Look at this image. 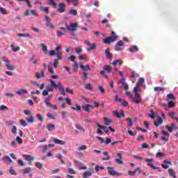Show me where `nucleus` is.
<instances>
[{
    "instance_id": "obj_21",
    "label": "nucleus",
    "mask_w": 178,
    "mask_h": 178,
    "mask_svg": "<svg viewBox=\"0 0 178 178\" xmlns=\"http://www.w3.org/2000/svg\"><path fill=\"white\" fill-rule=\"evenodd\" d=\"M47 129L49 131H54L55 130V124H48L47 125Z\"/></svg>"
},
{
    "instance_id": "obj_7",
    "label": "nucleus",
    "mask_w": 178,
    "mask_h": 178,
    "mask_svg": "<svg viewBox=\"0 0 178 178\" xmlns=\"http://www.w3.org/2000/svg\"><path fill=\"white\" fill-rule=\"evenodd\" d=\"M124 42L123 40H120L115 46V51H123L124 49Z\"/></svg>"
},
{
    "instance_id": "obj_34",
    "label": "nucleus",
    "mask_w": 178,
    "mask_h": 178,
    "mask_svg": "<svg viewBox=\"0 0 178 178\" xmlns=\"http://www.w3.org/2000/svg\"><path fill=\"white\" fill-rule=\"evenodd\" d=\"M74 162L76 166H77L78 168L81 169V168L83 166V163H81L80 161H79L77 160H74Z\"/></svg>"
},
{
    "instance_id": "obj_56",
    "label": "nucleus",
    "mask_w": 178,
    "mask_h": 178,
    "mask_svg": "<svg viewBox=\"0 0 178 178\" xmlns=\"http://www.w3.org/2000/svg\"><path fill=\"white\" fill-rule=\"evenodd\" d=\"M99 169L104 170V169H105V167L96 165L95 172H99Z\"/></svg>"
},
{
    "instance_id": "obj_5",
    "label": "nucleus",
    "mask_w": 178,
    "mask_h": 178,
    "mask_svg": "<svg viewBox=\"0 0 178 178\" xmlns=\"http://www.w3.org/2000/svg\"><path fill=\"white\" fill-rule=\"evenodd\" d=\"M66 26H67V30H68V31H76L77 27H79V23L75 22V23L71 24L70 25H67V24H66Z\"/></svg>"
},
{
    "instance_id": "obj_17",
    "label": "nucleus",
    "mask_w": 178,
    "mask_h": 178,
    "mask_svg": "<svg viewBox=\"0 0 178 178\" xmlns=\"http://www.w3.org/2000/svg\"><path fill=\"white\" fill-rule=\"evenodd\" d=\"M54 144H59V145H65V141L60 140L58 138H53Z\"/></svg>"
},
{
    "instance_id": "obj_9",
    "label": "nucleus",
    "mask_w": 178,
    "mask_h": 178,
    "mask_svg": "<svg viewBox=\"0 0 178 178\" xmlns=\"http://www.w3.org/2000/svg\"><path fill=\"white\" fill-rule=\"evenodd\" d=\"M107 169L108 170V174L111 176H119V172H116L113 167H108Z\"/></svg>"
},
{
    "instance_id": "obj_47",
    "label": "nucleus",
    "mask_w": 178,
    "mask_h": 178,
    "mask_svg": "<svg viewBox=\"0 0 178 178\" xmlns=\"http://www.w3.org/2000/svg\"><path fill=\"white\" fill-rule=\"evenodd\" d=\"M15 141H17V143L18 144H22L23 143V140L22 139V138L19 137V136H17L15 138Z\"/></svg>"
},
{
    "instance_id": "obj_6",
    "label": "nucleus",
    "mask_w": 178,
    "mask_h": 178,
    "mask_svg": "<svg viewBox=\"0 0 178 178\" xmlns=\"http://www.w3.org/2000/svg\"><path fill=\"white\" fill-rule=\"evenodd\" d=\"M144 81H145V79L144 78L139 79V80L136 83V86L134 87V88H136V90L139 91V92H141V89H140V87H143V84H144Z\"/></svg>"
},
{
    "instance_id": "obj_41",
    "label": "nucleus",
    "mask_w": 178,
    "mask_h": 178,
    "mask_svg": "<svg viewBox=\"0 0 178 178\" xmlns=\"http://www.w3.org/2000/svg\"><path fill=\"white\" fill-rule=\"evenodd\" d=\"M73 69L75 72H77L79 70V64L76 62H74V64L73 65Z\"/></svg>"
},
{
    "instance_id": "obj_19",
    "label": "nucleus",
    "mask_w": 178,
    "mask_h": 178,
    "mask_svg": "<svg viewBox=\"0 0 178 178\" xmlns=\"http://www.w3.org/2000/svg\"><path fill=\"white\" fill-rule=\"evenodd\" d=\"M113 113L115 116H117V118H118L119 119L124 118V113H122L121 114L119 113V112L118 111H113Z\"/></svg>"
},
{
    "instance_id": "obj_14",
    "label": "nucleus",
    "mask_w": 178,
    "mask_h": 178,
    "mask_svg": "<svg viewBox=\"0 0 178 178\" xmlns=\"http://www.w3.org/2000/svg\"><path fill=\"white\" fill-rule=\"evenodd\" d=\"M60 30H62L63 31H58L57 32L58 37H62V35H65V34H66V30H67V29L65 27H61Z\"/></svg>"
},
{
    "instance_id": "obj_10",
    "label": "nucleus",
    "mask_w": 178,
    "mask_h": 178,
    "mask_svg": "<svg viewBox=\"0 0 178 178\" xmlns=\"http://www.w3.org/2000/svg\"><path fill=\"white\" fill-rule=\"evenodd\" d=\"M65 8H66V4H65L64 3H60L58 4L57 11L58 12V13H63V12H65Z\"/></svg>"
},
{
    "instance_id": "obj_11",
    "label": "nucleus",
    "mask_w": 178,
    "mask_h": 178,
    "mask_svg": "<svg viewBox=\"0 0 178 178\" xmlns=\"http://www.w3.org/2000/svg\"><path fill=\"white\" fill-rule=\"evenodd\" d=\"M126 78L123 77L120 81H118V84H122V88L124 90H127L129 88V84L126 83Z\"/></svg>"
},
{
    "instance_id": "obj_3",
    "label": "nucleus",
    "mask_w": 178,
    "mask_h": 178,
    "mask_svg": "<svg viewBox=\"0 0 178 178\" xmlns=\"http://www.w3.org/2000/svg\"><path fill=\"white\" fill-rule=\"evenodd\" d=\"M118 38V36L113 31L111 35L109 38L104 39V44H111V42H115Z\"/></svg>"
},
{
    "instance_id": "obj_51",
    "label": "nucleus",
    "mask_w": 178,
    "mask_h": 178,
    "mask_svg": "<svg viewBox=\"0 0 178 178\" xmlns=\"http://www.w3.org/2000/svg\"><path fill=\"white\" fill-rule=\"evenodd\" d=\"M71 109H73L74 111H76V109H77L78 111H80V109H81V108L80 107V106H79V104H75V107L71 106Z\"/></svg>"
},
{
    "instance_id": "obj_25",
    "label": "nucleus",
    "mask_w": 178,
    "mask_h": 178,
    "mask_svg": "<svg viewBox=\"0 0 178 178\" xmlns=\"http://www.w3.org/2000/svg\"><path fill=\"white\" fill-rule=\"evenodd\" d=\"M91 176H92L91 172L86 171V172H83L82 177L83 178H88V177H91Z\"/></svg>"
},
{
    "instance_id": "obj_37",
    "label": "nucleus",
    "mask_w": 178,
    "mask_h": 178,
    "mask_svg": "<svg viewBox=\"0 0 178 178\" xmlns=\"http://www.w3.org/2000/svg\"><path fill=\"white\" fill-rule=\"evenodd\" d=\"M127 122H128V127H131L133 126V119L127 118Z\"/></svg>"
},
{
    "instance_id": "obj_42",
    "label": "nucleus",
    "mask_w": 178,
    "mask_h": 178,
    "mask_svg": "<svg viewBox=\"0 0 178 178\" xmlns=\"http://www.w3.org/2000/svg\"><path fill=\"white\" fill-rule=\"evenodd\" d=\"M147 166H149V168H151L152 169H154V170L156 169H159V168L156 167L154 163H148Z\"/></svg>"
},
{
    "instance_id": "obj_2",
    "label": "nucleus",
    "mask_w": 178,
    "mask_h": 178,
    "mask_svg": "<svg viewBox=\"0 0 178 178\" xmlns=\"http://www.w3.org/2000/svg\"><path fill=\"white\" fill-rule=\"evenodd\" d=\"M60 49H62V47L60 46H58L55 49L56 53H55V51L51 50L49 51V55L50 56H54L56 55V58L58 59V60H60L62 59V57L60 56L61 54H60L59 52Z\"/></svg>"
},
{
    "instance_id": "obj_4",
    "label": "nucleus",
    "mask_w": 178,
    "mask_h": 178,
    "mask_svg": "<svg viewBox=\"0 0 178 178\" xmlns=\"http://www.w3.org/2000/svg\"><path fill=\"white\" fill-rule=\"evenodd\" d=\"M140 90H137V88H134V103L140 104L141 103V96L140 95Z\"/></svg>"
},
{
    "instance_id": "obj_59",
    "label": "nucleus",
    "mask_w": 178,
    "mask_h": 178,
    "mask_svg": "<svg viewBox=\"0 0 178 178\" xmlns=\"http://www.w3.org/2000/svg\"><path fill=\"white\" fill-rule=\"evenodd\" d=\"M20 123L24 127H26V126H27V122H26V120H21Z\"/></svg>"
},
{
    "instance_id": "obj_27",
    "label": "nucleus",
    "mask_w": 178,
    "mask_h": 178,
    "mask_svg": "<svg viewBox=\"0 0 178 178\" xmlns=\"http://www.w3.org/2000/svg\"><path fill=\"white\" fill-rule=\"evenodd\" d=\"M30 172H31V168H30V167L24 168L22 170V172L23 173V175H27V173H30Z\"/></svg>"
},
{
    "instance_id": "obj_64",
    "label": "nucleus",
    "mask_w": 178,
    "mask_h": 178,
    "mask_svg": "<svg viewBox=\"0 0 178 178\" xmlns=\"http://www.w3.org/2000/svg\"><path fill=\"white\" fill-rule=\"evenodd\" d=\"M81 51H83V50L81 49V47H76V48H75V52H76V54H80V52H81Z\"/></svg>"
},
{
    "instance_id": "obj_54",
    "label": "nucleus",
    "mask_w": 178,
    "mask_h": 178,
    "mask_svg": "<svg viewBox=\"0 0 178 178\" xmlns=\"http://www.w3.org/2000/svg\"><path fill=\"white\" fill-rule=\"evenodd\" d=\"M168 108H173L175 106V102L173 101L168 102Z\"/></svg>"
},
{
    "instance_id": "obj_61",
    "label": "nucleus",
    "mask_w": 178,
    "mask_h": 178,
    "mask_svg": "<svg viewBox=\"0 0 178 178\" xmlns=\"http://www.w3.org/2000/svg\"><path fill=\"white\" fill-rule=\"evenodd\" d=\"M18 37H30V34L29 33H19Z\"/></svg>"
},
{
    "instance_id": "obj_1",
    "label": "nucleus",
    "mask_w": 178,
    "mask_h": 178,
    "mask_svg": "<svg viewBox=\"0 0 178 178\" xmlns=\"http://www.w3.org/2000/svg\"><path fill=\"white\" fill-rule=\"evenodd\" d=\"M49 81L51 83V86L54 87V88H58V91H60L61 95H66V92L65 91V88L63 85H62V82H56L53 79H49Z\"/></svg>"
},
{
    "instance_id": "obj_12",
    "label": "nucleus",
    "mask_w": 178,
    "mask_h": 178,
    "mask_svg": "<svg viewBox=\"0 0 178 178\" xmlns=\"http://www.w3.org/2000/svg\"><path fill=\"white\" fill-rule=\"evenodd\" d=\"M90 108H92V105L90 104H83L82 108L85 112H88V113H91V110H90Z\"/></svg>"
},
{
    "instance_id": "obj_28",
    "label": "nucleus",
    "mask_w": 178,
    "mask_h": 178,
    "mask_svg": "<svg viewBox=\"0 0 178 178\" xmlns=\"http://www.w3.org/2000/svg\"><path fill=\"white\" fill-rule=\"evenodd\" d=\"M104 70H105L106 72H108V73H111L112 72V67H111V65H105L103 67Z\"/></svg>"
},
{
    "instance_id": "obj_20",
    "label": "nucleus",
    "mask_w": 178,
    "mask_h": 178,
    "mask_svg": "<svg viewBox=\"0 0 178 178\" xmlns=\"http://www.w3.org/2000/svg\"><path fill=\"white\" fill-rule=\"evenodd\" d=\"M117 63H118L120 66L123 65V62L120 59L114 60L112 63V65L113 66H116Z\"/></svg>"
},
{
    "instance_id": "obj_48",
    "label": "nucleus",
    "mask_w": 178,
    "mask_h": 178,
    "mask_svg": "<svg viewBox=\"0 0 178 178\" xmlns=\"http://www.w3.org/2000/svg\"><path fill=\"white\" fill-rule=\"evenodd\" d=\"M22 1L26 2L28 8H31V4L30 3V1L29 0H19V2H22Z\"/></svg>"
},
{
    "instance_id": "obj_23",
    "label": "nucleus",
    "mask_w": 178,
    "mask_h": 178,
    "mask_svg": "<svg viewBox=\"0 0 178 178\" xmlns=\"http://www.w3.org/2000/svg\"><path fill=\"white\" fill-rule=\"evenodd\" d=\"M168 173L171 177L176 178V172H175V170L172 168L168 169Z\"/></svg>"
},
{
    "instance_id": "obj_63",
    "label": "nucleus",
    "mask_w": 178,
    "mask_h": 178,
    "mask_svg": "<svg viewBox=\"0 0 178 178\" xmlns=\"http://www.w3.org/2000/svg\"><path fill=\"white\" fill-rule=\"evenodd\" d=\"M36 167L38 168V169H42V164L40 162H37L35 163Z\"/></svg>"
},
{
    "instance_id": "obj_35",
    "label": "nucleus",
    "mask_w": 178,
    "mask_h": 178,
    "mask_svg": "<svg viewBox=\"0 0 178 178\" xmlns=\"http://www.w3.org/2000/svg\"><path fill=\"white\" fill-rule=\"evenodd\" d=\"M169 115L170 116L171 119H173V120H177V118H176V113L175 112L170 113Z\"/></svg>"
},
{
    "instance_id": "obj_24",
    "label": "nucleus",
    "mask_w": 178,
    "mask_h": 178,
    "mask_svg": "<svg viewBox=\"0 0 178 178\" xmlns=\"http://www.w3.org/2000/svg\"><path fill=\"white\" fill-rule=\"evenodd\" d=\"M2 161H3V162H10V163H12V162H13L10 157H9V156H5L4 157H3Z\"/></svg>"
},
{
    "instance_id": "obj_55",
    "label": "nucleus",
    "mask_w": 178,
    "mask_h": 178,
    "mask_svg": "<svg viewBox=\"0 0 178 178\" xmlns=\"http://www.w3.org/2000/svg\"><path fill=\"white\" fill-rule=\"evenodd\" d=\"M167 97L168 99H175V95H173L172 93L168 94Z\"/></svg>"
},
{
    "instance_id": "obj_60",
    "label": "nucleus",
    "mask_w": 178,
    "mask_h": 178,
    "mask_svg": "<svg viewBox=\"0 0 178 178\" xmlns=\"http://www.w3.org/2000/svg\"><path fill=\"white\" fill-rule=\"evenodd\" d=\"M170 126H171L172 130H177V126H176V124H175V123L172 122V123L170 124Z\"/></svg>"
},
{
    "instance_id": "obj_31",
    "label": "nucleus",
    "mask_w": 178,
    "mask_h": 178,
    "mask_svg": "<svg viewBox=\"0 0 178 178\" xmlns=\"http://www.w3.org/2000/svg\"><path fill=\"white\" fill-rule=\"evenodd\" d=\"M10 48L13 52H17V51H20V47H15V45H13V44H10Z\"/></svg>"
},
{
    "instance_id": "obj_46",
    "label": "nucleus",
    "mask_w": 178,
    "mask_h": 178,
    "mask_svg": "<svg viewBox=\"0 0 178 178\" xmlns=\"http://www.w3.org/2000/svg\"><path fill=\"white\" fill-rule=\"evenodd\" d=\"M70 15H73L74 16H76L77 15V11L74 9H71L69 11Z\"/></svg>"
},
{
    "instance_id": "obj_40",
    "label": "nucleus",
    "mask_w": 178,
    "mask_h": 178,
    "mask_svg": "<svg viewBox=\"0 0 178 178\" xmlns=\"http://www.w3.org/2000/svg\"><path fill=\"white\" fill-rule=\"evenodd\" d=\"M36 118L38 120H40V122H44V117L41 114H37Z\"/></svg>"
},
{
    "instance_id": "obj_38",
    "label": "nucleus",
    "mask_w": 178,
    "mask_h": 178,
    "mask_svg": "<svg viewBox=\"0 0 178 178\" xmlns=\"http://www.w3.org/2000/svg\"><path fill=\"white\" fill-rule=\"evenodd\" d=\"M105 120V124L106 126H111V124L112 123V120H109L108 118H104Z\"/></svg>"
},
{
    "instance_id": "obj_15",
    "label": "nucleus",
    "mask_w": 178,
    "mask_h": 178,
    "mask_svg": "<svg viewBox=\"0 0 178 178\" xmlns=\"http://www.w3.org/2000/svg\"><path fill=\"white\" fill-rule=\"evenodd\" d=\"M85 44L88 45V47H90V49H95L97 48L95 43H90L88 40H86Z\"/></svg>"
},
{
    "instance_id": "obj_26",
    "label": "nucleus",
    "mask_w": 178,
    "mask_h": 178,
    "mask_svg": "<svg viewBox=\"0 0 178 178\" xmlns=\"http://www.w3.org/2000/svg\"><path fill=\"white\" fill-rule=\"evenodd\" d=\"M149 117L151 118L153 120H155L156 119V115H155V111L153 110L150 111V114H149Z\"/></svg>"
},
{
    "instance_id": "obj_32",
    "label": "nucleus",
    "mask_w": 178,
    "mask_h": 178,
    "mask_svg": "<svg viewBox=\"0 0 178 178\" xmlns=\"http://www.w3.org/2000/svg\"><path fill=\"white\" fill-rule=\"evenodd\" d=\"M44 20L47 22H46V26L47 27H49L51 24V19H49V17H48L47 16L44 17Z\"/></svg>"
},
{
    "instance_id": "obj_44",
    "label": "nucleus",
    "mask_w": 178,
    "mask_h": 178,
    "mask_svg": "<svg viewBox=\"0 0 178 178\" xmlns=\"http://www.w3.org/2000/svg\"><path fill=\"white\" fill-rule=\"evenodd\" d=\"M6 67L8 70H15V66L9 64H6Z\"/></svg>"
},
{
    "instance_id": "obj_29",
    "label": "nucleus",
    "mask_w": 178,
    "mask_h": 178,
    "mask_svg": "<svg viewBox=\"0 0 178 178\" xmlns=\"http://www.w3.org/2000/svg\"><path fill=\"white\" fill-rule=\"evenodd\" d=\"M154 91H156V92L159 91H165V88L161 87V86H156L154 88Z\"/></svg>"
},
{
    "instance_id": "obj_39",
    "label": "nucleus",
    "mask_w": 178,
    "mask_h": 178,
    "mask_svg": "<svg viewBox=\"0 0 178 178\" xmlns=\"http://www.w3.org/2000/svg\"><path fill=\"white\" fill-rule=\"evenodd\" d=\"M40 45L42 47V51L43 52H44V54H47V46H45V44L44 43H42Z\"/></svg>"
},
{
    "instance_id": "obj_49",
    "label": "nucleus",
    "mask_w": 178,
    "mask_h": 178,
    "mask_svg": "<svg viewBox=\"0 0 178 178\" xmlns=\"http://www.w3.org/2000/svg\"><path fill=\"white\" fill-rule=\"evenodd\" d=\"M46 90H47L48 92H51L54 91V87H52L51 86H46Z\"/></svg>"
},
{
    "instance_id": "obj_62",
    "label": "nucleus",
    "mask_w": 178,
    "mask_h": 178,
    "mask_svg": "<svg viewBox=\"0 0 178 178\" xmlns=\"http://www.w3.org/2000/svg\"><path fill=\"white\" fill-rule=\"evenodd\" d=\"M42 95H43V97H47V95H48V90L46 89H44L43 91L42 92Z\"/></svg>"
},
{
    "instance_id": "obj_43",
    "label": "nucleus",
    "mask_w": 178,
    "mask_h": 178,
    "mask_svg": "<svg viewBox=\"0 0 178 178\" xmlns=\"http://www.w3.org/2000/svg\"><path fill=\"white\" fill-rule=\"evenodd\" d=\"M29 123H34V116L33 115H30V118L27 119Z\"/></svg>"
},
{
    "instance_id": "obj_13",
    "label": "nucleus",
    "mask_w": 178,
    "mask_h": 178,
    "mask_svg": "<svg viewBox=\"0 0 178 178\" xmlns=\"http://www.w3.org/2000/svg\"><path fill=\"white\" fill-rule=\"evenodd\" d=\"M117 156L119 157V159H115V162L119 165H123V161H122V159H123V156H122V154L118 153Z\"/></svg>"
},
{
    "instance_id": "obj_53",
    "label": "nucleus",
    "mask_w": 178,
    "mask_h": 178,
    "mask_svg": "<svg viewBox=\"0 0 178 178\" xmlns=\"http://www.w3.org/2000/svg\"><path fill=\"white\" fill-rule=\"evenodd\" d=\"M49 5H51V6L55 8L56 6V3H55L54 0H49Z\"/></svg>"
},
{
    "instance_id": "obj_18",
    "label": "nucleus",
    "mask_w": 178,
    "mask_h": 178,
    "mask_svg": "<svg viewBox=\"0 0 178 178\" xmlns=\"http://www.w3.org/2000/svg\"><path fill=\"white\" fill-rule=\"evenodd\" d=\"M106 58L107 59H110V60H112V54L109 51V49L107 48L105 51H104Z\"/></svg>"
},
{
    "instance_id": "obj_57",
    "label": "nucleus",
    "mask_w": 178,
    "mask_h": 178,
    "mask_svg": "<svg viewBox=\"0 0 178 178\" xmlns=\"http://www.w3.org/2000/svg\"><path fill=\"white\" fill-rule=\"evenodd\" d=\"M165 129H167V130H168V131H169V133H172V131H173V129L172 128V125H170V126L166 125Z\"/></svg>"
},
{
    "instance_id": "obj_58",
    "label": "nucleus",
    "mask_w": 178,
    "mask_h": 178,
    "mask_svg": "<svg viewBox=\"0 0 178 178\" xmlns=\"http://www.w3.org/2000/svg\"><path fill=\"white\" fill-rule=\"evenodd\" d=\"M40 10L44 12V13H48V7H40Z\"/></svg>"
},
{
    "instance_id": "obj_50",
    "label": "nucleus",
    "mask_w": 178,
    "mask_h": 178,
    "mask_svg": "<svg viewBox=\"0 0 178 178\" xmlns=\"http://www.w3.org/2000/svg\"><path fill=\"white\" fill-rule=\"evenodd\" d=\"M87 79H88V73L86 72H84L83 77L82 78V80H83V81H86V80H87Z\"/></svg>"
},
{
    "instance_id": "obj_8",
    "label": "nucleus",
    "mask_w": 178,
    "mask_h": 178,
    "mask_svg": "<svg viewBox=\"0 0 178 178\" xmlns=\"http://www.w3.org/2000/svg\"><path fill=\"white\" fill-rule=\"evenodd\" d=\"M53 95L50 94L48 97H47L44 99V103L45 104L46 106H47L48 108H52V104L51 103H49V101L51 99V98H52Z\"/></svg>"
},
{
    "instance_id": "obj_33",
    "label": "nucleus",
    "mask_w": 178,
    "mask_h": 178,
    "mask_svg": "<svg viewBox=\"0 0 178 178\" xmlns=\"http://www.w3.org/2000/svg\"><path fill=\"white\" fill-rule=\"evenodd\" d=\"M76 129H77V130H79L80 131H83V133H84L86 131V130L84 129V128L83 127H81V125L77 124L75 126Z\"/></svg>"
},
{
    "instance_id": "obj_30",
    "label": "nucleus",
    "mask_w": 178,
    "mask_h": 178,
    "mask_svg": "<svg viewBox=\"0 0 178 178\" xmlns=\"http://www.w3.org/2000/svg\"><path fill=\"white\" fill-rule=\"evenodd\" d=\"M103 155H105L106 156H107L106 158H103L102 161H109L111 159V157L110 156H108V152H103L102 153Z\"/></svg>"
},
{
    "instance_id": "obj_16",
    "label": "nucleus",
    "mask_w": 178,
    "mask_h": 178,
    "mask_svg": "<svg viewBox=\"0 0 178 178\" xmlns=\"http://www.w3.org/2000/svg\"><path fill=\"white\" fill-rule=\"evenodd\" d=\"M23 158L26 159V161H29L30 163L34 161V158L31 156L30 154H23Z\"/></svg>"
},
{
    "instance_id": "obj_22",
    "label": "nucleus",
    "mask_w": 178,
    "mask_h": 178,
    "mask_svg": "<svg viewBox=\"0 0 178 178\" xmlns=\"http://www.w3.org/2000/svg\"><path fill=\"white\" fill-rule=\"evenodd\" d=\"M79 67L83 70V72H87V70H91V67H90V65H88L84 66L81 64Z\"/></svg>"
},
{
    "instance_id": "obj_52",
    "label": "nucleus",
    "mask_w": 178,
    "mask_h": 178,
    "mask_svg": "<svg viewBox=\"0 0 178 178\" xmlns=\"http://www.w3.org/2000/svg\"><path fill=\"white\" fill-rule=\"evenodd\" d=\"M9 108H8V106H5V105H1L0 106V111H8Z\"/></svg>"
},
{
    "instance_id": "obj_36",
    "label": "nucleus",
    "mask_w": 178,
    "mask_h": 178,
    "mask_svg": "<svg viewBox=\"0 0 178 178\" xmlns=\"http://www.w3.org/2000/svg\"><path fill=\"white\" fill-rule=\"evenodd\" d=\"M27 92V90L24 89H22L20 90H18L16 92V94H18V95H22V94H26Z\"/></svg>"
},
{
    "instance_id": "obj_45",
    "label": "nucleus",
    "mask_w": 178,
    "mask_h": 178,
    "mask_svg": "<svg viewBox=\"0 0 178 178\" xmlns=\"http://www.w3.org/2000/svg\"><path fill=\"white\" fill-rule=\"evenodd\" d=\"M125 95H126L127 97H129V98H131V101H132V102L134 101V99H133V95H131V93L130 92L127 91V92H125Z\"/></svg>"
}]
</instances>
